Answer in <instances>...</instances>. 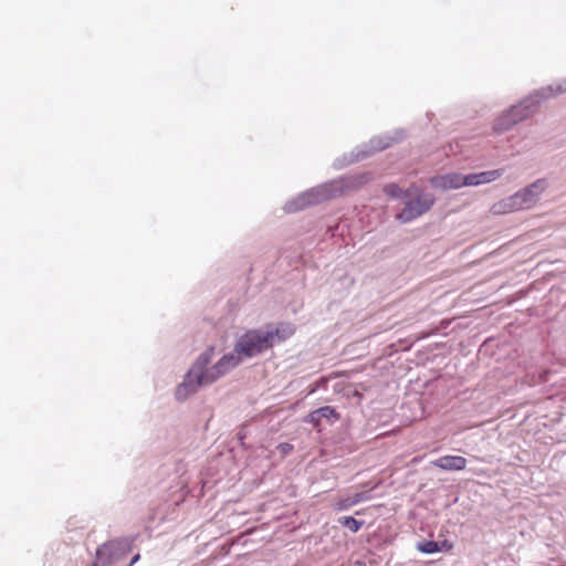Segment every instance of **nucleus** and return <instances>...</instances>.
<instances>
[{
  "instance_id": "1",
  "label": "nucleus",
  "mask_w": 566,
  "mask_h": 566,
  "mask_svg": "<svg viewBox=\"0 0 566 566\" xmlns=\"http://www.w3.org/2000/svg\"><path fill=\"white\" fill-rule=\"evenodd\" d=\"M213 355L214 348L209 346L195 359L184 375L182 381L175 389L176 400L186 401L190 396L197 394L200 388L216 382L242 363L233 350L224 354L216 364L209 367Z\"/></svg>"
},
{
  "instance_id": "2",
  "label": "nucleus",
  "mask_w": 566,
  "mask_h": 566,
  "mask_svg": "<svg viewBox=\"0 0 566 566\" xmlns=\"http://www.w3.org/2000/svg\"><path fill=\"white\" fill-rule=\"evenodd\" d=\"M562 93H566V78L558 84L548 85L534 91L524 99L501 114L493 124V130L496 134H503L512 129L516 124L536 113L542 101Z\"/></svg>"
},
{
  "instance_id": "3",
  "label": "nucleus",
  "mask_w": 566,
  "mask_h": 566,
  "mask_svg": "<svg viewBox=\"0 0 566 566\" xmlns=\"http://www.w3.org/2000/svg\"><path fill=\"white\" fill-rule=\"evenodd\" d=\"M548 180L539 178L526 187L520 189L514 195L503 199L494 205L493 209L497 213L516 211L533 207L541 198V195L547 189Z\"/></svg>"
},
{
  "instance_id": "4",
  "label": "nucleus",
  "mask_w": 566,
  "mask_h": 566,
  "mask_svg": "<svg viewBox=\"0 0 566 566\" xmlns=\"http://www.w3.org/2000/svg\"><path fill=\"white\" fill-rule=\"evenodd\" d=\"M406 136L403 129H395L391 133H386L380 136L373 137L368 143L361 144L357 151H352L349 155H344L334 161V167L340 169L353 163L366 159L376 151L384 150L391 146L394 143L401 142Z\"/></svg>"
},
{
  "instance_id": "5",
  "label": "nucleus",
  "mask_w": 566,
  "mask_h": 566,
  "mask_svg": "<svg viewBox=\"0 0 566 566\" xmlns=\"http://www.w3.org/2000/svg\"><path fill=\"white\" fill-rule=\"evenodd\" d=\"M344 185L339 180H332L306 190L298 195L296 198L287 201L284 210L287 213H293L303 210L310 206L318 205L325 200L335 198L343 193Z\"/></svg>"
},
{
  "instance_id": "6",
  "label": "nucleus",
  "mask_w": 566,
  "mask_h": 566,
  "mask_svg": "<svg viewBox=\"0 0 566 566\" xmlns=\"http://www.w3.org/2000/svg\"><path fill=\"white\" fill-rule=\"evenodd\" d=\"M270 334L265 333L263 327L248 329L238 337L234 344V353L241 360L253 358L263 352L272 348L269 342Z\"/></svg>"
},
{
  "instance_id": "7",
  "label": "nucleus",
  "mask_w": 566,
  "mask_h": 566,
  "mask_svg": "<svg viewBox=\"0 0 566 566\" xmlns=\"http://www.w3.org/2000/svg\"><path fill=\"white\" fill-rule=\"evenodd\" d=\"M432 193H420L417 197L406 199L403 208L396 214V219L402 223H410L427 213L434 205Z\"/></svg>"
},
{
  "instance_id": "8",
  "label": "nucleus",
  "mask_w": 566,
  "mask_h": 566,
  "mask_svg": "<svg viewBox=\"0 0 566 566\" xmlns=\"http://www.w3.org/2000/svg\"><path fill=\"white\" fill-rule=\"evenodd\" d=\"M429 184L432 188L441 191L467 187L465 175L460 172H449L444 175L432 176L429 179Z\"/></svg>"
},
{
  "instance_id": "9",
  "label": "nucleus",
  "mask_w": 566,
  "mask_h": 566,
  "mask_svg": "<svg viewBox=\"0 0 566 566\" xmlns=\"http://www.w3.org/2000/svg\"><path fill=\"white\" fill-rule=\"evenodd\" d=\"M263 329L265 333L270 334L269 342L271 347L290 338L295 332L294 327L286 323H281L277 325L268 324L263 327Z\"/></svg>"
},
{
  "instance_id": "10",
  "label": "nucleus",
  "mask_w": 566,
  "mask_h": 566,
  "mask_svg": "<svg viewBox=\"0 0 566 566\" xmlns=\"http://www.w3.org/2000/svg\"><path fill=\"white\" fill-rule=\"evenodd\" d=\"M323 419H326L328 422L333 423L339 419V413L336 411L334 407L324 406L319 407L313 411H311L305 417V422L313 424L314 427H318Z\"/></svg>"
},
{
  "instance_id": "11",
  "label": "nucleus",
  "mask_w": 566,
  "mask_h": 566,
  "mask_svg": "<svg viewBox=\"0 0 566 566\" xmlns=\"http://www.w3.org/2000/svg\"><path fill=\"white\" fill-rule=\"evenodd\" d=\"M504 174L503 168L465 175L467 187L492 182Z\"/></svg>"
},
{
  "instance_id": "12",
  "label": "nucleus",
  "mask_w": 566,
  "mask_h": 566,
  "mask_svg": "<svg viewBox=\"0 0 566 566\" xmlns=\"http://www.w3.org/2000/svg\"><path fill=\"white\" fill-rule=\"evenodd\" d=\"M432 465L444 471H462L467 467V459L461 455H443L432 461Z\"/></svg>"
},
{
  "instance_id": "13",
  "label": "nucleus",
  "mask_w": 566,
  "mask_h": 566,
  "mask_svg": "<svg viewBox=\"0 0 566 566\" xmlns=\"http://www.w3.org/2000/svg\"><path fill=\"white\" fill-rule=\"evenodd\" d=\"M112 546V543L108 541L96 549L93 566H109L118 559Z\"/></svg>"
},
{
  "instance_id": "14",
  "label": "nucleus",
  "mask_w": 566,
  "mask_h": 566,
  "mask_svg": "<svg viewBox=\"0 0 566 566\" xmlns=\"http://www.w3.org/2000/svg\"><path fill=\"white\" fill-rule=\"evenodd\" d=\"M109 542L112 543V545H114L112 546V548L119 559L132 551L134 539L130 537H123Z\"/></svg>"
},
{
  "instance_id": "15",
  "label": "nucleus",
  "mask_w": 566,
  "mask_h": 566,
  "mask_svg": "<svg viewBox=\"0 0 566 566\" xmlns=\"http://www.w3.org/2000/svg\"><path fill=\"white\" fill-rule=\"evenodd\" d=\"M382 191L392 200H406L408 198V193L405 192V189L400 188L396 182L384 185Z\"/></svg>"
},
{
  "instance_id": "16",
  "label": "nucleus",
  "mask_w": 566,
  "mask_h": 566,
  "mask_svg": "<svg viewBox=\"0 0 566 566\" xmlns=\"http://www.w3.org/2000/svg\"><path fill=\"white\" fill-rule=\"evenodd\" d=\"M338 523L343 527L348 528L350 532L357 533L363 527L365 522L363 520H356L353 516H342L338 518Z\"/></svg>"
},
{
  "instance_id": "17",
  "label": "nucleus",
  "mask_w": 566,
  "mask_h": 566,
  "mask_svg": "<svg viewBox=\"0 0 566 566\" xmlns=\"http://www.w3.org/2000/svg\"><path fill=\"white\" fill-rule=\"evenodd\" d=\"M417 549L423 554L430 555L438 553V543L437 541L423 539L417 543Z\"/></svg>"
},
{
  "instance_id": "18",
  "label": "nucleus",
  "mask_w": 566,
  "mask_h": 566,
  "mask_svg": "<svg viewBox=\"0 0 566 566\" xmlns=\"http://www.w3.org/2000/svg\"><path fill=\"white\" fill-rule=\"evenodd\" d=\"M370 499L369 492H356L349 500L348 505H356Z\"/></svg>"
},
{
  "instance_id": "19",
  "label": "nucleus",
  "mask_w": 566,
  "mask_h": 566,
  "mask_svg": "<svg viewBox=\"0 0 566 566\" xmlns=\"http://www.w3.org/2000/svg\"><path fill=\"white\" fill-rule=\"evenodd\" d=\"M405 192L408 193V198L407 199H410V198H413V197H417L419 196L420 193H427L426 191H423L417 184L412 182L407 189H405Z\"/></svg>"
},
{
  "instance_id": "20",
  "label": "nucleus",
  "mask_w": 566,
  "mask_h": 566,
  "mask_svg": "<svg viewBox=\"0 0 566 566\" xmlns=\"http://www.w3.org/2000/svg\"><path fill=\"white\" fill-rule=\"evenodd\" d=\"M369 180H370L369 174H361V175H358L357 177H355L354 181L350 185L359 187V186L365 185Z\"/></svg>"
},
{
  "instance_id": "21",
  "label": "nucleus",
  "mask_w": 566,
  "mask_h": 566,
  "mask_svg": "<svg viewBox=\"0 0 566 566\" xmlns=\"http://www.w3.org/2000/svg\"><path fill=\"white\" fill-rule=\"evenodd\" d=\"M437 543H438V553L449 552L453 548V544L448 539L437 541Z\"/></svg>"
},
{
  "instance_id": "22",
  "label": "nucleus",
  "mask_w": 566,
  "mask_h": 566,
  "mask_svg": "<svg viewBox=\"0 0 566 566\" xmlns=\"http://www.w3.org/2000/svg\"><path fill=\"white\" fill-rule=\"evenodd\" d=\"M293 446L289 442H282L277 446V450L283 457L290 454L293 451Z\"/></svg>"
},
{
  "instance_id": "23",
  "label": "nucleus",
  "mask_w": 566,
  "mask_h": 566,
  "mask_svg": "<svg viewBox=\"0 0 566 566\" xmlns=\"http://www.w3.org/2000/svg\"><path fill=\"white\" fill-rule=\"evenodd\" d=\"M350 497L346 499V500H342L339 503H338V509L339 510H347L349 509L352 505H348V502H349Z\"/></svg>"
},
{
  "instance_id": "24",
  "label": "nucleus",
  "mask_w": 566,
  "mask_h": 566,
  "mask_svg": "<svg viewBox=\"0 0 566 566\" xmlns=\"http://www.w3.org/2000/svg\"><path fill=\"white\" fill-rule=\"evenodd\" d=\"M140 558V555L139 553H137L136 555L133 556V558L130 559L129 564L127 566H133L134 564H136Z\"/></svg>"
},
{
  "instance_id": "25",
  "label": "nucleus",
  "mask_w": 566,
  "mask_h": 566,
  "mask_svg": "<svg viewBox=\"0 0 566 566\" xmlns=\"http://www.w3.org/2000/svg\"><path fill=\"white\" fill-rule=\"evenodd\" d=\"M353 566H366V563L361 559H356L354 563H353Z\"/></svg>"
}]
</instances>
